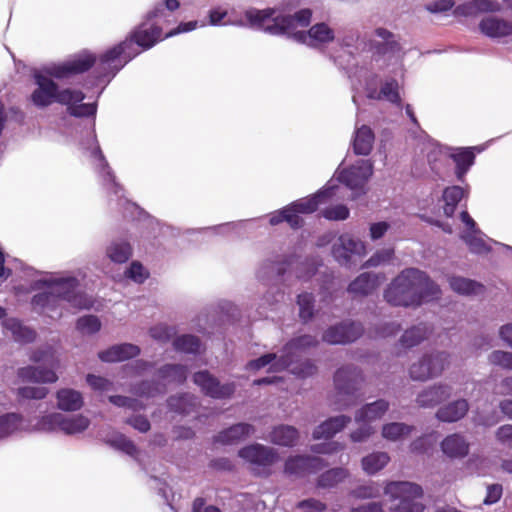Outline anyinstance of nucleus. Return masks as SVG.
Wrapping results in <instances>:
<instances>
[{
	"mask_svg": "<svg viewBox=\"0 0 512 512\" xmlns=\"http://www.w3.org/2000/svg\"><path fill=\"white\" fill-rule=\"evenodd\" d=\"M456 164V175L459 180H462L470 166L473 164L475 155L469 149L460 150L451 155Z\"/></svg>",
	"mask_w": 512,
	"mask_h": 512,
	"instance_id": "c03bdc74",
	"label": "nucleus"
},
{
	"mask_svg": "<svg viewBox=\"0 0 512 512\" xmlns=\"http://www.w3.org/2000/svg\"><path fill=\"white\" fill-rule=\"evenodd\" d=\"M160 37L161 28L158 26H153L146 29L139 28L134 32L131 39H126L101 56L100 64L103 66V70L107 69L106 66L110 67L111 64L122 55L126 59L125 62L131 60L136 55V53L126 52V50L132 47L133 42H136L137 45L143 47L144 49H149L155 45Z\"/></svg>",
	"mask_w": 512,
	"mask_h": 512,
	"instance_id": "0eeeda50",
	"label": "nucleus"
},
{
	"mask_svg": "<svg viewBox=\"0 0 512 512\" xmlns=\"http://www.w3.org/2000/svg\"><path fill=\"white\" fill-rule=\"evenodd\" d=\"M290 362L286 359L283 354L277 355L276 353H268L257 359L250 360L246 364L247 370L257 371L266 366H269V372H280L285 370Z\"/></svg>",
	"mask_w": 512,
	"mask_h": 512,
	"instance_id": "a878e982",
	"label": "nucleus"
},
{
	"mask_svg": "<svg viewBox=\"0 0 512 512\" xmlns=\"http://www.w3.org/2000/svg\"><path fill=\"white\" fill-rule=\"evenodd\" d=\"M365 252V246L362 241L355 239L350 234L340 235L332 245V256L341 266L351 267L356 256H361Z\"/></svg>",
	"mask_w": 512,
	"mask_h": 512,
	"instance_id": "f8f14e48",
	"label": "nucleus"
},
{
	"mask_svg": "<svg viewBox=\"0 0 512 512\" xmlns=\"http://www.w3.org/2000/svg\"><path fill=\"white\" fill-rule=\"evenodd\" d=\"M22 417L16 413H7L0 416V439L12 434L20 427Z\"/></svg>",
	"mask_w": 512,
	"mask_h": 512,
	"instance_id": "a18cd8bd",
	"label": "nucleus"
},
{
	"mask_svg": "<svg viewBox=\"0 0 512 512\" xmlns=\"http://www.w3.org/2000/svg\"><path fill=\"white\" fill-rule=\"evenodd\" d=\"M17 396L22 399H44L49 393L46 387H35V386H23L16 390Z\"/></svg>",
	"mask_w": 512,
	"mask_h": 512,
	"instance_id": "603ef678",
	"label": "nucleus"
},
{
	"mask_svg": "<svg viewBox=\"0 0 512 512\" xmlns=\"http://www.w3.org/2000/svg\"><path fill=\"white\" fill-rule=\"evenodd\" d=\"M390 461V456L386 452H373L362 458L361 464L363 470L368 474H375L383 469Z\"/></svg>",
	"mask_w": 512,
	"mask_h": 512,
	"instance_id": "ea45409f",
	"label": "nucleus"
},
{
	"mask_svg": "<svg viewBox=\"0 0 512 512\" xmlns=\"http://www.w3.org/2000/svg\"><path fill=\"white\" fill-rule=\"evenodd\" d=\"M238 455L253 467H270L279 460L274 448L258 443L241 448Z\"/></svg>",
	"mask_w": 512,
	"mask_h": 512,
	"instance_id": "2eb2a0df",
	"label": "nucleus"
},
{
	"mask_svg": "<svg viewBox=\"0 0 512 512\" xmlns=\"http://www.w3.org/2000/svg\"><path fill=\"white\" fill-rule=\"evenodd\" d=\"M345 444L338 441H330L325 443L313 444L310 447V451L315 454H336L345 449Z\"/></svg>",
	"mask_w": 512,
	"mask_h": 512,
	"instance_id": "864d4df0",
	"label": "nucleus"
},
{
	"mask_svg": "<svg viewBox=\"0 0 512 512\" xmlns=\"http://www.w3.org/2000/svg\"><path fill=\"white\" fill-rule=\"evenodd\" d=\"M501 6L493 0H472L470 2L458 5L454 10L456 16H474L482 12H497Z\"/></svg>",
	"mask_w": 512,
	"mask_h": 512,
	"instance_id": "7c9ffc66",
	"label": "nucleus"
},
{
	"mask_svg": "<svg viewBox=\"0 0 512 512\" xmlns=\"http://www.w3.org/2000/svg\"><path fill=\"white\" fill-rule=\"evenodd\" d=\"M364 378L361 370L353 365H345L336 370L333 376L334 394L332 403L337 410H346L356 404V393L361 389Z\"/></svg>",
	"mask_w": 512,
	"mask_h": 512,
	"instance_id": "20e7f679",
	"label": "nucleus"
},
{
	"mask_svg": "<svg viewBox=\"0 0 512 512\" xmlns=\"http://www.w3.org/2000/svg\"><path fill=\"white\" fill-rule=\"evenodd\" d=\"M167 404L171 411L182 415H189L196 411L200 403L197 396L184 393L170 396L167 400Z\"/></svg>",
	"mask_w": 512,
	"mask_h": 512,
	"instance_id": "473e14b6",
	"label": "nucleus"
},
{
	"mask_svg": "<svg viewBox=\"0 0 512 512\" xmlns=\"http://www.w3.org/2000/svg\"><path fill=\"white\" fill-rule=\"evenodd\" d=\"M414 429L412 425L402 422H391L383 425L382 436L389 441H398L409 436Z\"/></svg>",
	"mask_w": 512,
	"mask_h": 512,
	"instance_id": "58836bf2",
	"label": "nucleus"
},
{
	"mask_svg": "<svg viewBox=\"0 0 512 512\" xmlns=\"http://www.w3.org/2000/svg\"><path fill=\"white\" fill-rule=\"evenodd\" d=\"M96 62V57L84 51L67 60L63 64L54 66L49 73L56 78H66L70 75L80 74L88 71Z\"/></svg>",
	"mask_w": 512,
	"mask_h": 512,
	"instance_id": "dca6fc26",
	"label": "nucleus"
},
{
	"mask_svg": "<svg viewBox=\"0 0 512 512\" xmlns=\"http://www.w3.org/2000/svg\"><path fill=\"white\" fill-rule=\"evenodd\" d=\"M255 433V428L249 423H237L221 431L216 436V441L222 444H235L245 440Z\"/></svg>",
	"mask_w": 512,
	"mask_h": 512,
	"instance_id": "bb28decb",
	"label": "nucleus"
},
{
	"mask_svg": "<svg viewBox=\"0 0 512 512\" xmlns=\"http://www.w3.org/2000/svg\"><path fill=\"white\" fill-rule=\"evenodd\" d=\"M356 423L359 427L349 434L350 440L354 443L366 442L375 433L374 427L367 422Z\"/></svg>",
	"mask_w": 512,
	"mask_h": 512,
	"instance_id": "3c124183",
	"label": "nucleus"
},
{
	"mask_svg": "<svg viewBox=\"0 0 512 512\" xmlns=\"http://www.w3.org/2000/svg\"><path fill=\"white\" fill-rule=\"evenodd\" d=\"M314 296L311 293H301L298 295L297 304L299 306V317L307 322L314 316Z\"/></svg>",
	"mask_w": 512,
	"mask_h": 512,
	"instance_id": "de8ad7c7",
	"label": "nucleus"
},
{
	"mask_svg": "<svg viewBox=\"0 0 512 512\" xmlns=\"http://www.w3.org/2000/svg\"><path fill=\"white\" fill-rule=\"evenodd\" d=\"M363 332L361 323L345 321L329 327L323 333L322 339L331 345L348 344L361 337Z\"/></svg>",
	"mask_w": 512,
	"mask_h": 512,
	"instance_id": "ddd939ff",
	"label": "nucleus"
},
{
	"mask_svg": "<svg viewBox=\"0 0 512 512\" xmlns=\"http://www.w3.org/2000/svg\"><path fill=\"white\" fill-rule=\"evenodd\" d=\"M470 405L466 399H457L441 406L435 414V417L445 423H453L463 419L468 411Z\"/></svg>",
	"mask_w": 512,
	"mask_h": 512,
	"instance_id": "412c9836",
	"label": "nucleus"
},
{
	"mask_svg": "<svg viewBox=\"0 0 512 512\" xmlns=\"http://www.w3.org/2000/svg\"><path fill=\"white\" fill-rule=\"evenodd\" d=\"M35 79L38 88L32 93L31 98L38 107H46L53 101L61 104L82 102L85 98V95L79 90L65 89L58 91L56 83L46 76L37 74Z\"/></svg>",
	"mask_w": 512,
	"mask_h": 512,
	"instance_id": "6e6552de",
	"label": "nucleus"
},
{
	"mask_svg": "<svg viewBox=\"0 0 512 512\" xmlns=\"http://www.w3.org/2000/svg\"><path fill=\"white\" fill-rule=\"evenodd\" d=\"M86 380L95 391L108 392L114 389V385L110 380L100 376L88 374Z\"/></svg>",
	"mask_w": 512,
	"mask_h": 512,
	"instance_id": "052dcab7",
	"label": "nucleus"
},
{
	"mask_svg": "<svg viewBox=\"0 0 512 512\" xmlns=\"http://www.w3.org/2000/svg\"><path fill=\"white\" fill-rule=\"evenodd\" d=\"M279 12L278 8H250L245 11V17L251 27L262 29L272 35L286 34L297 26L306 27L312 17L310 9H302L294 15H282Z\"/></svg>",
	"mask_w": 512,
	"mask_h": 512,
	"instance_id": "7ed1b4c3",
	"label": "nucleus"
},
{
	"mask_svg": "<svg viewBox=\"0 0 512 512\" xmlns=\"http://www.w3.org/2000/svg\"><path fill=\"white\" fill-rule=\"evenodd\" d=\"M158 376L171 383H183L187 378V368L181 364H166L159 368Z\"/></svg>",
	"mask_w": 512,
	"mask_h": 512,
	"instance_id": "a19ab883",
	"label": "nucleus"
},
{
	"mask_svg": "<svg viewBox=\"0 0 512 512\" xmlns=\"http://www.w3.org/2000/svg\"><path fill=\"white\" fill-rule=\"evenodd\" d=\"M450 354L445 351L424 353L409 367V376L413 381L425 382L438 378L450 366Z\"/></svg>",
	"mask_w": 512,
	"mask_h": 512,
	"instance_id": "1a4fd4ad",
	"label": "nucleus"
},
{
	"mask_svg": "<svg viewBox=\"0 0 512 512\" xmlns=\"http://www.w3.org/2000/svg\"><path fill=\"white\" fill-rule=\"evenodd\" d=\"M394 255L392 248H384L376 252L370 259L364 264L365 267H374L382 263L389 262Z\"/></svg>",
	"mask_w": 512,
	"mask_h": 512,
	"instance_id": "e2e57ef3",
	"label": "nucleus"
},
{
	"mask_svg": "<svg viewBox=\"0 0 512 512\" xmlns=\"http://www.w3.org/2000/svg\"><path fill=\"white\" fill-rule=\"evenodd\" d=\"M479 232H465L461 235V239L468 245L472 253L483 254L489 251V246L478 236Z\"/></svg>",
	"mask_w": 512,
	"mask_h": 512,
	"instance_id": "09e8293b",
	"label": "nucleus"
},
{
	"mask_svg": "<svg viewBox=\"0 0 512 512\" xmlns=\"http://www.w3.org/2000/svg\"><path fill=\"white\" fill-rule=\"evenodd\" d=\"M384 492L392 502L391 512H423L425 509L421 501L424 496L423 489L414 482H390L385 486Z\"/></svg>",
	"mask_w": 512,
	"mask_h": 512,
	"instance_id": "423d86ee",
	"label": "nucleus"
},
{
	"mask_svg": "<svg viewBox=\"0 0 512 512\" xmlns=\"http://www.w3.org/2000/svg\"><path fill=\"white\" fill-rule=\"evenodd\" d=\"M327 462L318 456L296 455L289 457L284 466L287 475L303 477L316 473L327 466Z\"/></svg>",
	"mask_w": 512,
	"mask_h": 512,
	"instance_id": "4468645a",
	"label": "nucleus"
},
{
	"mask_svg": "<svg viewBox=\"0 0 512 512\" xmlns=\"http://www.w3.org/2000/svg\"><path fill=\"white\" fill-rule=\"evenodd\" d=\"M291 37L300 43L310 47L329 44L335 39L334 30L326 23H316L307 32L299 31L291 35Z\"/></svg>",
	"mask_w": 512,
	"mask_h": 512,
	"instance_id": "6ab92c4d",
	"label": "nucleus"
},
{
	"mask_svg": "<svg viewBox=\"0 0 512 512\" xmlns=\"http://www.w3.org/2000/svg\"><path fill=\"white\" fill-rule=\"evenodd\" d=\"M379 98H384L391 103L399 104L401 99L398 93V83L396 80L385 82L380 90Z\"/></svg>",
	"mask_w": 512,
	"mask_h": 512,
	"instance_id": "6e6d98bb",
	"label": "nucleus"
},
{
	"mask_svg": "<svg viewBox=\"0 0 512 512\" xmlns=\"http://www.w3.org/2000/svg\"><path fill=\"white\" fill-rule=\"evenodd\" d=\"M90 425V420L83 415L66 416L62 413H52L43 416L37 423L40 431H62L67 435H73L85 431Z\"/></svg>",
	"mask_w": 512,
	"mask_h": 512,
	"instance_id": "9d476101",
	"label": "nucleus"
},
{
	"mask_svg": "<svg viewBox=\"0 0 512 512\" xmlns=\"http://www.w3.org/2000/svg\"><path fill=\"white\" fill-rule=\"evenodd\" d=\"M452 394V385L445 382H437L423 388L417 394L415 402L421 408H434L448 400Z\"/></svg>",
	"mask_w": 512,
	"mask_h": 512,
	"instance_id": "f3484780",
	"label": "nucleus"
},
{
	"mask_svg": "<svg viewBox=\"0 0 512 512\" xmlns=\"http://www.w3.org/2000/svg\"><path fill=\"white\" fill-rule=\"evenodd\" d=\"M297 507L304 510V512H322L326 510V504L314 498L300 501Z\"/></svg>",
	"mask_w": 512,
	"mask_h": 512,
	"instance_id": "338daca9",
	"label": "nucleus"
},
{
	"mask_svg": "<svg viewBox=\"0 0 512 512\" xmlns=\"http://www.w3.org/2000/svg\"><path fill=\"white\" fill-rule=\"evenodd\" d=\"M431 333L432 328L428 324L419 323L404 331L399 339V344L405 349L413 348L428 339Z\"/></svg>",
	"mask_w": 512,
	"mask_h": 512,
	"instance_id": "c756f323",
	"label": "nucleus"
},
{
	"mask_svg": "<svg viewBox=\"0 0 512 512\" xmlns=\"http://www.w3.org/2000/svg\"><path fill=\"white\" fill-rule=\"evenodd\" d=\"M482 33L491 38H501L512 34V22L497 17H486L479 24Z\"/></svg>",
	"mask_w": 512,
	"mask_h": 512,
	"instance_id": "c85d7f7f",
	"label": "nucleus"
},
{
	"mask_svg": "<svg viewBox=\"0 0 512 512\" xmlns=\"http://www.w3.org/2000/svg\"><path fill=\"white\" fill-rule=\"evenodd\" d=\"M375 135L372 129L367 125L356 128L353 139V150L357 155H368L374 144Z\"/></svg>",
	"mask_w": 512,
	"mask_h": 512,
	"instance_id": "f704fd0d",
	"label": "nucleus"
},
{
	"mask_svg": "<svg viewBox=\"0 0 512 512\" xmlns=\"http://www.w3.org/2000/svg\"><path fill=\"white\" fill-rule=\"evenodd\" d=\"M350 422L351 418L347 415L330 417L314 429L312 437L314 440L330 439L341 432Z\"/></svg>",
	"mask_w": 512,
	"mask_h": 512,
	"instance_id": "5701e85b",
	"label": "nucleus"
},
{
	"mask_svg": "<svg viewBox=\"0 0 512 512\" xmlns=\"http://www.w3.org/2000/svg\"><path fill=\"white\" fill-rule=\"evenodd\" d=\"M106 255L114 263H125L132 256V247L127 241L115 240L107 246Z\"/></svg>",
	"mask_w": 512,
	"mask_h": 512,
	"instance_id": "4c0bfd02",
	"label": "nucleus"
},
{
	"mask_svg": "<svg viewBox=\"0 0 512 512\" xmlns=\"http://www.w3.org/2000/svg\"><path fill=\"white\" fill-rule=\"evenodd\" d=\"M286 369L298 378H308L317 374L318 367L314 361L305 359L300 362H294V357H290V364Z\"/></svg>",
	"mask_w": 512,
	"mask_h": 512,
	"instance_id": "37998d69",
	"label": "nucleus"
},
{
	"mask_svg": "<svg viewBox=\"0 0 512 512\" xmlns=\"http://www.w3.org/2000/svg\"><path fill=\"white\" fill-rule=\"evenodd\" d=\"M390 404L385 399H378L374 402L367 403L357 409L354 414L355 422L372 423L381 419L388 411Z\"/></svg>",
	"mask_w": 512,
	"mask_h": 512,
	"instance_id": "b1692460",
	"label": "nucleus"
},
{
	"mask_svg": "<svg viewBox=\"0 0 512 512\" xmlns=\"http://www.w3.org/2000/svg\"><path fill=\"white\" fill-rule=\"evenodd\" d=\"M441 450L449 458H464L469 453V443L462 435L455 433L444 438Z\"/></svg>",
	"mask_w": 512,
	"mask_h": 512,
	"instance_id": "2f4dec72",
	"label": "nucleus"
},
{
	"mask_svg": "<svg viewBox=\"0 0 512 512\" xmlns=\"http://www.w3.org/2000/svg\"><path fill=\"white\" fill-rule=\"evenodd\" d=\"M448 283L450 288L459 295L472 296L484 291L481 283L461 276H450Z\"/></svg>",
	"mask_w": 512,
	"mask_h": 512,
	"instance_id": "c9c22d12",
	"label": "nucleus"
},
{
	"mask_svg": "<svg viewBox=\"0 0 512 512\" xmlns=\"http://www.w3.org/2000/svg\"><path fill=\"white\" fill-rule=\"evenodd\" d=\"M322 215L328 220H345L349 217V209L340 204L324 209Z\"/></svg>",
	"mask_w": 512,
	"mask_h": 512,
	"instance_id": "680f3d73",
	"label": "nucleus"
},
{
	"mask_svg": "<svg viewBox=\"0 0 512 512\" xmlns=\"http://www.w3.org/2000/svg\"><path fill=\"white\" fill-rule=\"evenodd\" d=\"M127 277L131 278L137 283H142L148 277V272L138 261L131 263L129 269L126 272Z\"/></svg>",
	"mask_w": 512,
	"mask_h": 512,
	"instance_id": "69168bd1",
	"label": "nucleus"
},
{
	"mask_svg": "<svg viewBox=\"0 0 512 512\" xmlns=\"http://www.w3.org/2000/svg\"><path fill=\"white\" fill-rule=\"evenodd\" d=\"M193 382L201 389L203 394L214 399H229L236 390L235 383H221L207 370L196 372L193 375Z\"/></svg>",
	"mask_w": 512,
	"mask_h": 512,
	"instance_id": "9b49d317",
	"label": "nucleus"
},
{
	"mask_svg": "<svg viewBox=\"0 0 512 512\" xmlns=\"http://www.w3.org/2000/svg\"><path fill=\"white\" fill-rule=\"evenodd\" d=\"M101 323L94 315L83 316L77 321L78 330L83 333L92 334L100 330Z\"/></svg>",
	"mask_w": 512,
	"mask_h": 512,
	"instance_id": "4d7b16f0",
	"label": "nucleus"
},
{
	"mask_svg": "<svg viewBox=\"0 0 512 512\" xmlns=\"http://www.w3.org/2000/svg\"><path fill=\"white\" fill-rule=\"evenodd\" d=\"M373 174V164L369 160H358L351 167L339 173V180L351 189L362 188Z\"/></svg>",
	"mask_w": 512,
	"mask_h": 512,
	"instance_id": "a211bd4d",
	"label": "nucleus"
},
{
	"mask_svg": "<svg viewBox=\"0 0 512 512\" xmlns=\"http://www.w3.org/2000/svg\"><path fill=\"white\" fill-rule=\"evenodd\" d=\"M79 102H72L66 104L68 106V112L70 115L75 117L91 116L96 113L95 104H78Z\"/></svg>",
	"mask_w": 512,
	"mask_h": 512,
	"instance_id": "bf43d9fd",
	"label": "nucleus"
},
{
	"mask_svg": "<svg viewBox=\"0 0 512 512\" xmlns=\"http://www.w3.org/2000/svg\"><path fill=\"white\" fill-rule=\"evenodd\" d=\"M140 354V348L131 343L116 344L98 353L103 362H121L134 358Z\"/></svg>",
	"mask_w": 512,
	"mask_h": 512,
	"instance_id": "4be33fe9",
	"label": "nucleus"
},
{
	"mask_svg": "<svg viewBox=\"0 0 512 512\" xmlns=\"http://www.w3.org/2000/svg\"><path fill=\"white\" fill-rule=\"evenodd\" d=\"M175 350L184 353H197L200 349V341L194 335H181L174 339Z\"/></svg>",
	"mask_w": 512,
	"mask_h": 512,
	"instance_id": "49530a36",
	"label": "nucleus"
},
{
	"mask_svg": "<svg viewBox=\"0 0 512 512\" xmlns=\"http://www.w3.org/2000/svg\"><path fill=\"white\" fill-rule=\"evenodd\" d=\"M57 406L64 411H77L83 406V398L80 392L64 388L60 389L57 394Z\"/></svg>",
	"mask_w": 512,
	"mask_h": 512,
	"instance_id": "e433bc0d",
	"label": "nucleus"
},
{
	"mask_svg": "<svg viewBox=\"0 0 512 512\" xmlns=\"http://www.w3.org/2000/svg\"><path fill=\"white\" fill-rule=\"evenodd\" d=\"M491 364L500 366L503 369L512 370V353L502 350H495L488 356Z\"/></svg>",
	"mask_w": 512,
	"mask_h": 512,
	"instance_id": "5fc2aeb1",
	"label": "nucleus"
},
{
	"mask_svg": "<svg viewBox=\"0 0 512 512\" xmlns=\"http://www.w3.org/2000/svg\"><path fill=\"white\" fill-rule=\"evenodd\" d=\"M283 221H286L292 228H299L303 223V219L299 215L293 213L292 209L289 207L284 208L278 214L273 215L270 218L271 225H277Z\"/></svg>",
	"mask_w": 512,
	"mask_h": 512,
	"instance_id": "8fccbe9b",
	"label": "nucleus"
},
{
	"mask_svg": "<svg viewBox=\"0 0 512 512\" xmlns=\"http://www.w3.org/2000/svg\"><path fill=\"white\" fill-rule=\"evenodd\" d=\"M349 476V472L345 468H332L322 473L317 481L321 488H332L344 481Z\"/></svg>",
	"mask_w": 512,
	"mask_h": 512,
	"instance_id": "79ce46f5",
	"label": "nucleus"
},
{
	"mask_svg": "<svg viewBox=\"0 0 512 512\" xmlns=\"http://www.w3.org/2000/svg\"><path fill=\"white\" fill-rule=\"evenodd\" d=\"M47 290L33 296L32 302L42 308L54 309L62 301L78 309H89L93 300L78 290L79 282L74 277L45 280Z\"/></svg>",
	"mask_w": 512,
	"mask_h": 512,
	"instance_id": "f03ea898",
	"label": "nucleus"
},
{
	"mask_svg": "<svg viewBox=\"0 0 512 512\" xmlns=\"http://www.w3.org/2000/svg\"><path fill=\"white\" fill-rule=\"evenodd\" d=\"M300 433L297 428L291 425L275 426L269 433L268 440L278 446L293 447L297 444Z\"/></svg>",
	"mask_w": 512,
	"mask_h": 512,
	"instance_id": "cd10ccee",
	"label": "nucleus"
},
{
	"mask_svg": "<svg viewBox=\"0 0 512 512\" xmlns=\"http://www.w3.org/2000/svg\"><path fill=\"white\" fill-rule=\"evenodd\" d=\"M439 286L417 268L402 270L384 291L385 300L400 307H418L440 295Z\"/></svg>",
	"mask_w": 512,
	"mask_h": 512,
	"instance_id": "f257e3e1",
	"label": "nucleus"
},
{
	"mask_svg": "<svg viewBox=\"0 0 512 512\" xmlns=\"http://www.w3.org/2000/svg\"><path fill=\"white\" fill-rule=\"evenodd\" d=\"M150 336L160 342L169 341L175 334L176 330L174 327L159 324L152 327L149 331Z\"/></svg>",
	"mask_w": 512,
	"mask_h": 512,
	"instance_id": "13d9d810",
	"label": "nucleus"
},
{
	"mask_svg": "<svg viewBox=\"0 0 512 512\" xmlns=\"http://www.w3.org/2000/svg\"><path fill=\"white\" fill-rule=\"evenodd\" d=\"M495 436L500 443L512 449V425L506 424L500 426L497 429Z\"/></svg>",
	"mask_w": 512,
	"mask_h": 512,
	"instance_id": "774afa93",
	"label": "nucleus"
},
{
	"mask_svg": "<svg viewBox=\"0 0 512 512\" xmlns=\"http://www.w3.org/2000/svg\"><path fill=\"white\" fill-rule=\"evenodd\" d=\"M319 344L316 336L305 334L291 339L283 348L282 354L290 362V357H294L297 353L304 352L310 348H314Z\"/></svg>",
	"mask_w": 512,
	"mask_h": 512,
	"instance_id": "72a5a7b5",
	"label": "nucleus"
},
{
	"mask_svg": "<svg viewBox=\"0 0 512 512\" xmlns=\"http://www.w3.org/2000/svg\"><path fill=\"white\" fill-rule=\"evenodd\" d=\"M381 284V277L373 272H365L356 277L347 288L354 297H364L373 293Z\"/></svg>",
	"mask_w": 512,
	"mask_h": 512,
	"instance_id": "aec40b11",
	"label": "nucleus"
},
{
	"mask_svg": "<svg viewBox=\"0 0 512 512\" xmlns=\"http://www.w3.org/2000/svg\"><path fill=\"white\" fill-rule=\"evenodd\" d=\"M373 48L379 55L396 54L400 51L401 47L396 39L375 42Z\"/></svg>",
	"mask_w": 512,
	"mask_h": 512,
	"instance_id": "0e129e2a",
	"label": "nucleus"
},
{
	"mask_svg": "<svg viewBox=\"0 0 512 512\" xmlns=\"http://www.w3.org/2000/svg\"><path fill=\"white\" fill-rule=\"evenodd\" d=\"M30 360L39 365H28L17 370V377L22 382L55 383L58 380L57 370L60 361L51 348L35 350Z\"/></svg>",
	"mask_w": 512,
	"mask_h": 512,
	"instance_id": "39448f33",
	"label": "nucleus"
},
{
	"mask_svg": "<svg viewBox=\"0 0 512 512\" xmlns=\"http://www.w3.org/2000/svg\"><path fill=\"white\" fill-rule=\"evenodd\" d=\"M333 195L334 187H329L311 197L300 199L288 207L297 215L298 213H312L317 210L320 204L326 203Z\"/></svg>",
	"mask_w": 512,
	"mask_h": 512,
	"instance_id": "393cba45",
	"label": "nucleus"
}]
</instances>
